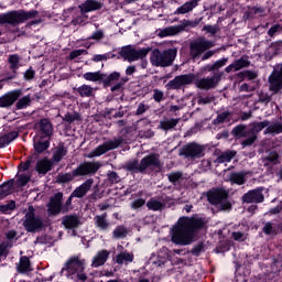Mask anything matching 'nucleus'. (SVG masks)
Segmentation results:
<instances>
[{
  "instance_id": "f257e3e1",
  "label": "nucleus",
  "mask_w": 282,
  "mask_h": 282,
  "mask_svg": "<svg viewBox=\"0 0 282 282\" xmlns=\"http://www.w3.org/2000/svg\"><path fill=\"white\" fill-rule=\"evenodd\" d=\"M204 228H206V218L197 214L192 217H180L172 228V242L176 246H191Z\"/></svg>"
},
{
  "instance_id": "f03ea898",
  "label": "nucleus",
  "mask_w": 282,
  "mask_h": 282,
  "mask_svg": "<svg viewBox=\"0 0 282 282\" xmlns=\"http://www.w3.org/2000/svg\"><path fill=\"white\" fill-rule=\"evenodd\" d=\"M223 76L224 73H215L212 77L197 79V75L193 73L177 75L166 84V87L167 89L177 90L182 89V87H186V85H193L194 83L197 89H205L208 91L209 89H215V87L219 85Z\"/></svg>"
},
{
  "instance_id": "7ed1b4c3",
  "label": "nucleus",
  "mask_w": 282,
  "mask_h": 282,
  "mask_svg": "<svg viewBox=\"0 0 282 282\" xmlns=\"http://www.w3.org/2000/svg\"><path fill=\"white\" fill-rule=\"evenodd\" d=\"M270 126L269 120L254 122L251 128H248L246 124H238L234 127L231 130V135L236 138V140H241V138H246L241 141L242 149H246V147H252L257 142V133H260V131H263V129H268Z\"/></svg>"
},
{
  "instance_id": "20e7f679",
  "label": "nucleus",
  "mask_w": 282,
  "mask_h": 282,
  "mask_svg": "<svg viewBox=\"0 0 282 282\" xmlns=\"http://www.w3.org/2000/svg\"><path fill=\"white\" fill-rule=\"evenodd\" d=\"M124 171L129 173H141V175H147V171L151 169H158L159 171L162 169V161H160V154L152 152L141 159H133L132 161H128L123 165Z\"/></svg>"
},
{
  "instance_id": "39448f33",
  "label": "nucleus",
  "mask_w": 282,
  "mask_h": 282,
  "mask_svg": "<svg viewBox=\"0 0 282 282\" xmlns=\"http://www.w3.org/2000/svg\"><path fill=\"white\" fill-rule=\"evenodd\" d=\"M100 170V163L85 161L79 163L72 173L58 174L56 177V184H69L74 182L76 177H87V175H96Z\"/></svg>"
},
{
  "instance_id": "423d86ee",
  "label": "nucleus",
  "mask_w": 282,
  "mask_h": 282,
  "mask_svg": "<svg viewBox=\"0 0 282 282\" xmlns=\"http://www.w3.org/2000/svg\"><path fill=\"white\" fill-rule=\"evenodd\" d=\"M39 15V11L30 10L25 11L23 9L9 11L7 13L0 14V25H20V23H25L30 19H34Z\"/></svg>"
},
{
  "instance_id": "0eeeda50",
  "label": "nucleus",
  "mask_w": 282,
  "mask_h": 282,
  "mask_svg": "<svg viewBox=\"0 0 282 282\" xmlns=\"http://www.w3.org/2000/svg\"><path fill=\"white\" fill-rule=\"evenodd\" d=\"M207 202L212 204V206H219L220 210H232V203L228 200L230 194L228 191L224 189V187L212 188L206 193Z\"/></svg>"
},
{
  "instance_id": "6e6552de",
  "label": "nucleus",
  "mask_w": 282,
  "mask_h": 282,
  "mask_svg": "<svg viewBox=\"0 0 282 282\" xmlns=\"http://www.w3.org/2000/svg\"><path fill=\"white\" fill-rule=\"evenodd\" d=\"M83 78L90 83H99V85H102L104 89H109L111 85L120 80V72H112L109 75L100 70L87 72L83 75Z\"/></svg>"
},
{
  "instance_id": "1a4fd4ad",
  "label": "nucleus",
  "mask_w": 282,
  "mask_h": 282,
  "mask_svg": "<svg viewBox=\"0 0 282 282\" xmlns=\"http://www.w3.org/2000/svg\"><path fill=\"white\" fill-rule=\"evenodd\" d=\"M204 18H198L195 20H186L184 19L178 25H172L164 29L159 30L158 36L160 39H166V36H176V34H181V32H188L193 28H197Z\"/></svg>"
},
{
  "instance_id": "9d476101",
  "label": "nucleus",
  "mask_w": 282,
  "mask_h": 282,
  "mask_svg": "<svg viewBox=\"0 0 282 282\" xmlns=\"http://www.w3.org/2000/svg\"><path fill=\"white\" fill-rule=\"evenodd\" d=\"M175 56H177V50L175 48L164 50L163 52L155 48L151 53L150 62L153 67H171Z\"/></svg>"
},
{
  "instance_id": "9b49d317",
  "label": "nucleus",
  "mask_w": 282,
  "mask_h": 282,
  "mask_svg": "<svg viewBox=\"0 0 282 282\" xmlns=\"http://www.w3.org/2000/svg\"><path fill=\"white\" fill-rule=\"evenodd\" d=\"M35 213L36 209H34V206H29L23 221V227L26 232H39L40 230H43L45 226L43 224V218H41V216H36Z\"/></svg>"
},
{
  "instance_id": "f8f14e48",
  "label": "nucleus",
  "mask_w": 282,
  "mask_h": 282,
  "mask_svg": "<svg viewBox=\"0 0 282 282\" xmlns=\"http://www.w3.org/2000/svg\"><path fill=\"white\" fill-rule=\"evenodd\" d=\"M206 148L197 142H189L180 149V155L186 160H202L206 155Z\"/></svg>"
},
{
  "instance_id": "ddd939ff",
  "label": "nucleus",
  "mask_w": 282,
  "mask_h": 282,
  "mask_svg": "<svg viewBox=\"0 0 282 282\" xmlns=\"http://www.w3.org/2000/svg\"><path fill=\"white\" fill-rule=\"evenodd\" d=\"M215 47V42L200 36L189 43V54L192 58H199L202 54Z\"/></svg>"
},
{
  "instance_id": "4468645a",
  "label": "nucleus",
  "mask_w": 282,
  "mask_h": 282,
  "mask_svg": "<svg viewBox=\"0 0 282 282\" xmlns=\"http://www.w3.org/2000/svg\"><path fill=\"white\" fill-rule=\"evenodd\" d=\"M67 272V276H74L77 272H85V260H80V257L73 256L67 259L62 268L61 274Z\"/></svg>"
},
{
  "instance_id": "2eb2a0df",
  "label": "nucleus",
  "mask_w": 282,
  "mask_h": 282,
  "mask_svg": "<svg viewBox=\"0 0 282 282\" xmlns=\"http://www.w3.org/2000/svg\"><path fill=\"white\" fill-rule=\"evenodd\" d=\"M124 143V138L119 137L113 140H109L98 145L91 153L90 158H100V155H105V153H109V151H113L120 147V144Z\"/></svg>"
},
{
  "instance_id": "dca6fc26",
  "label": "nucleus",
  "mask_w": 282,
  "mask_h": 282,
  "mask_svg": "<svg viewBox=\"0 0 282 282\" xmlns=\"http://www.w3.org/2000/svg\"><path fill=\"white\" fill-rule=\"evenodd\" d=\"M269 89L273 94H279L282 90V63L275 65L269 76Z\"/></svg>"
},
{
  "instance_id": "f3484780",
  "label": "nucleus",
  "mask_w": 282,
  "mask_h": 282,
  "mask_svg": "<svg viewBox=\"0 0 282 282\" xmlns=\"http://www.w3.org/2000/svg\"><path fill=\"white\" fill-rule=\"evenodd\" d=\"M263 191H265L263 186L248 191L241 197L242 204H263L265 202Z\"/></svg>"
},
{
  "instance_id": "a211bd4d",
  "label": "nucleus",
  "mask_w": 282,
  "mask_h": 282,
  "mask_svg": "<svg viewBox=\"0 0 282 282\" xmlns=\"http://www.w3.org/2000/svg\"><path fill=\"white\" fill-rule=\"evenodd\" d=\"M47 214L51 217H56L63 213V192H57L50 197V200L46 205Z\"/></svg>"
},
{
  "instance_id": "6ab92c4d",
  "label": "nucleus",
  "mask_w": 282,
  "mask_h": 282,
  "mask_svg": "<svg viewBox=\"0 0 282 282\" xmlns=\"http://www.w3.org/2000/svg\"><path fill=\"white\" fill-rule=\"evenodd\" d=\"M23 96V89H14L6 93L0 97V107L1 109H8Z\"/></svg>"
},
{
  "instance_id": "aec40b11",
  "label": "nucleus",
  "mask_w": 282,
  "mask_h": 282,
  "mask_svg": "<svg viewBox=\"0 0 282 282\" xmlns=\"http://www.w3.org/2000/svg\"><path fill=\"white\" fill-rule=\"evenodd\" d=\"M94 186V178H88L84 183H82L79 186H77L72 192V197H77V199H83L85 195H87L88 191H91V187Z\"/></svg>"
},
{
  "instance_id": "412c9836",
  "label": "nucleus",
  "mask_w": 282,
  "mask_h": 282,
  "mask_svg": "<svg viewBox=\"0 0 282 282\" xmlns=\"http://www.w3.org/2000/svg\"><path fill=\"white\" fill-rule=\"evenodd\" d=\"M62 226H64L66 230H76V228L80 227V218L76 214L63 216Z\"/></svg>"
},
{
  "instance_id": "4be33fe9",
  "label": "nucleus",
  "mask_w": 282,
  "mask_h": 282,
  "mask_svg": "<svg viewBox=\"0 0 282 282\" xmlns=\"http://www.w3.org/2000/svg\"><path fill=\"white\" fill-rule=\"evenodd\" d=\"M102 9V2L98 0H86L79 4L82 14H88V12H96V10Z\"/></svg>"
},
{
  "instance_id": "5701e85b",
  "label": "nucleus",
  "mask_w": 282,
  "mask_h": 282,
  "mask_svg": "<svg viewBox=\"0 0 282 282\" xmlns=\"http://www.w3.org/2000/svg\"><path fill=\"white\" fill-rule=\"evenodd\" d=\"M40 133L42 138H47L48 140L52 139L54 134V126H52V121L50 119H41L39 122Z\"/></svg>"
},
{
  "instance_id": "b1692460",
  "label": "nucleus",
  "mask_w": 282,
  "mask_h": 282,
  "mask_svg": "<svg viewBox=\"0 0 282 282\" xmlns=\"http://www.w3.org/2000/svg\"><path fill=\"white\" fill-rule=\"evenodd\" d=\"M35 170L39 173V175H47V173L52 171V161H50V159L47 158L39 160L36 162Z\"/></svg>"
},
{
  "instance_id": "393cba45",
  "label": "nucleus",
  "mask_w": 282,
  "mask_h": 282,
  "mask_svg": "<svg viewBox=\"0 0 282 282\" xmlns=\"http://www.w3.org/2000/svg\"><path fill=\"white\" fill-rule=\"evenodd\" d=\"M107 259H109V251L104 249L97 252L93 259V268H100V265H105L107 263Z\"/></svg>"
},
{
  "instance_id": "a878e982",
  "label": "nucleus",
  "mask_w": 282,
  "mask_h": 282,
  "mask_svg": "<svg viewBox=\"0 0 282 282\" xmlns=\"http://www.w3.org/2000/svg\"><path fill=\"white\" fill-rule=\"evenodd\" d=\"M65 155H67V148H65V142L61 141L55 148L52 161L58 163L65 158Z\"/></svg>"
},
{
  "instance_id": "bb28decb",
  "label": "nucleus",
  "mask_w": 282,
  "mask_h": 282,
  "mask_svg": "<svg viewBox=\"0 0 282 282\" xmlns=\"http://www.w3.org/2000/svg\"><path fill=\"white\" fill-rule=\"evenodd\" d=\"M19 138V132L11 131L0 137V149H6L11 142Z\"/></svg>"
},
{
  "instance_id": "cd10ccee",
  "label": "nucleus",
  "mask_w": 282,
  "mask_h": 282,
  "mask_svg": "<svg viewBox=\"0 0 282 282\" xmlns=\"http://www.w3.org/2000/svg\"><path fill=\"white\" fill-rule=\"evenodd\" d=\"M18 272L20 274H25L28 272H32V262H30V258L28 256H23L20 258V263L18 265Z\"/></svg>"
},
{
  "instance_id": "c85d7f7f",
  "label": "nucleus",
  "mask_w": 282,
  "mask_h": 282,
  "mask_svg": "<svg viewBox=\"0 0 282 282\" xmlns=\"http://www.w3.org/2000/svg\"><path fill=\"white\" fill-rule=\"evenodd\" d=\"M194 8H197V1L192 0L188 2H185L183 6L178 7L174 14H188V12H192Z\"/></svg>"
},
{
  "instance_id": "c756f323",
  "label": "nucleus",
  "mask_w": 282,
  "mask_h": 282,
  "mask_svg": "<svg viewBox=\"0 0 282 282\" xmlns=\"http://www.w3.org/2000/svg\"><path fill=\"white\" fill-rule=\"evenodd\" d=\"M232 120V112L231 111H223L213 120V124L216 127L219 124H224V122H230Z\"/></svg>"
},
{
  "instance_id": "7c9ffc66",
  "label": "nucleus",
  "mask_w": 282,
  "mask_h": 282,
  "mask_svg": "<svg viewBox=\"0 0 282 282\" xmlns=\"http://www.w3.org/2000/svg\"><path fill=\"white\" fill-rule=\"evenodd\" d=\"M73 91H77L82 98H91L94 96V88L89 85H82L79 87H74Z\"/></svg>"
},
{
  "instance_id": "2f4dec72",
  "label": "nucleus",
  "mask_w": 282,
  "mask_h": 282,
  "mask_svg": "<svg viewBox=\"0 0 282 282\" xmlns=\"http://www.w3.org/2000/svg\"><path fill=\"white\" fill-rule=\"evenodd\" d=\"M14 187V178H11L0 185V197H8Z\"/></svg>"
},
{
  "instance_id": "473e14b6",
  "label": "nucleus",
  "mask_w": 282,
  "mask_h": 282,
  "mask_svg": "<svg viewBox=\"0 0 282 282\" xmlns=\"http://www.w3.org/2000/svg\"><path fill=\"white\" fill-rule=\"evenodd\" d=\"M229 180L231 184H237L238 186H243L246 184V173L245 172H234L230 174Z\"/></svg>"
},
{
  "instance_id": "72a5a7b5",
  "label": "nucleus",
  "mask_w": 282,
  "mask_h": 282,
  "mask_svg": "<svg viewBox=\"0 0 282 282\" xmlns=\"http://www.w3.org/2000/svg\"><path fill=\"white\" fill-rule=\"evenodd\" d=\"M120 56L126 61H129V63H133V61H135V48L126 46L121 50Z\"/></svg>"
},
{
  "instance_id": "f704fd0d",
  "label": "nucleus",
  "mask_w": 282,
  "mask_h": 282,
  "mask_svg": "<svg viewBox=\"0 0 282 282\" xmlns=\"http://www.w3.org/2000/svg\"><path fill=\"white\" fill-rule=\"evenodd\" d=\"M95 226L96 228H99V230H107V228H109V223L107 221V213L97 215L95 217Z\"/></svg>"
},
{
  "instance_id": "c9c22d12",
  "label": "nucleus",
  "mask_w": 282,
  "mask_h": 282,
  "mask_svg": "<svg viewBox=\"0 0 282 282\" xmlns=\"http://www.w3.org/2000/svg\"><path fill=\"white\" fill-rule=\"evenodd\" d=\"M50 140L51 139L43 140V137H41V140L34 143V151L37 152L39 155L45 153V151L50 149Z\"/></svg>"
},
{
  "instance_id": "e433bc0d",
  "label": "nucleus",
  "mask_w": 282,
  "mask_h": 282,
  "mask_svg": "<svg viewBox=\"0 0 282 282\" xmlns=\"http://www.w3.org/2000/svg\"><path fill=\"white\" fill-rule=\"evenodd\" d=\"M180 123V119H165L160 122V128L163 131H171V129H175Z\"/></svg>"
},
{
  "instance_id": "4c0bfd02",
  "label": "nucleus",
  "mask_w": 282,
  "mask_h": 282,
  "mask_svg": "<svg viewBox=\"0 0 282 282\" xmlns=\"http://www.w3.org/2000/svg\"><path fill=\"white\" fill-rule=\"evenodd\" d=\"M164 207L165 205L155 198H150L147 202L148 210H153L154 213H158V210H164Z\"/></svg>"
},
{
  "instance_id": "58836bf2",
  "label": "nucleus",
  "mask_w": 282,
  "mask_h": 282,
  "mask_svg": "<svg viewBox=\"0 0 282 282\" xmlns=\"http://www.w3.org/2000/svg\"><path fill=\"white\" fill-rule=\"evenodd\" d=\"M271 133L272 135H280V133H282V122H273V123H269V127L265 128L264 130V134Z\"/></svg>"
},
{
  "instance_id": "ea45409f",
  "label": "nucleus",
  "mask_w": 282,
  "mask_h": 282,
  "mask_svg": "<svg viewBox=\"0 0 282 282\" xmlns=\"http://www.w3.org/2000/svg\"><path fill=\"white\" fill-rule=\"evenodd\" d=\"M235 155H237V151L228 150V151L223 152L218 156L217 161L219 164H224V162H232V160L235 159Z\"/></svg>"
},
{
  "instance_id": "a19ab883",
  "label": "nucleus",
  "mask_w": 282,
  "mask_h": 282,
  "mask_svg": "<svg viewBox=\"0 0 282 282\" xmlns=\"http://www.w3.org/2000/svg\"><path fill=\"white\" fill-rule=\"evenodd\" d=\"M31 105H32V98L30 97V95H26L23 97H19V99L15 104V108L18 110L28 109V107H30Z\"/></svg>"
},
{
  "instance_id": "79ce46f5",
  "label": "nucleus",
  "mask_w": 282,
  "mask_h": 282,
  "mask_svg": "<svg viewBox=\"0 0 282 282\" xmlns=\"http://www.w3.org/2000/svg\"><path fill=\"white\" fill-rule=\"evenodd\" d=\"M259 74L254 70H242L238 73V78H240V80H257Z\"/></svg>"
},
{
  "instance_id": "37998d69",
  "label": "nucleus",
  "mask_w": 282,
  "mask_h": 282,
  "mask_svg": "<svg viewBox=\"0 0 282 282\" xmlns=\"http://www.w3.org/2000/svg\"><path fill=\"white\" fill-rule=\"evenodd\" d=\"M124 261H127L128 263H132L133 254L124 251V252H121L116 256V263H118L119 265H122V263H124Z\"/></svg>"
},
{
  "instance_id": "c03bdc74",
  "label": "nucleus",
  "mask_w": 282,
  "mask_h": 282,
  "mask_svg": "<svg viewBox=\"0 0 282 282\" xmlns=\"http://www.w3.org/2000/svg\"><path fill=\"white\" fill-rule=\"evenodd\" d=\"M260 14V17H263V14H265V7H250L249 11L246 12V17L247 19H252V17Z\"/></svg>"
},
{
  "instance_id": "a18cd8bd",
  "label": "nucleus",
  "mask_w": 282,
  "mask_h": 282,
  "mask_svg": "<svg viewBox=\"0 0 282 282\" xmlns=\"http://www.w3.org/2000/svg\"><path fill=\"white\" fill-rule=\"evenodd\" d=\"M127 235H129V231L124 226H117L116 229L112 231V237L115 239H124Z\"/></svg>"
},
{
  "instance_id": "49530a36",
  "label": "nucleus",
  "mask_w": 282,
  "mask_h": 282,
  "mask_svg": "<svg viewBox=\"0 0 282 282\" xmlns=\"http://www.w3.org/2000/svg\"><path fill=\"white\" fill-rule=\"evenodd\" d=\"M126 83H129V77H122L120 79L119 77V82H115L113 85L110 86V91L112 94H116V91H120V89H122V87H124Z\"/></svg>"
},
{
  "instance_id": "de8ad7c7",
  "label": "nucleus",
  "mask_w": 282,
  "mask_h": 282,
  "mask_svg": "<svg viewBox=\"0 0 282 282\" xmlns=\"http://www.w3.org/2000/svg\"><path fill=\"white\" fill-rule=\"evenodd\" d=\"M236 72H239V69H243V67H250V62L248 61V57H240L238 59L234 61Z\"/></svg>"
},
{
  "instance_id": "09e8293b",
  "label": "nucleus",
  "mask_w": 282,
  "mask_h": 282,
  "mask_svg": "<svg viewBox=\"0 0 282 282\" xmlns=\"http://www.w3.org/2000/svg\"><path fill=\"white\" fill-rule=\"evenodd\" d=\"M20 61L21 58L19 57L18 54H12L9 56L8 63L10 64V69H12V72H15V69H19Z\"/></svg>"
},
{
  "instance_id": "8fccbe9b",
  "label": "nucleus",
  "mask_w": 282,
  "mask_h": 282,
  "mask_svg": "<svg viewBox=\"0 0 282 282\" xmlns=\"http://www.w3.org/2000/svg\"><path fill=\"white\" fill-rule=\"evenodd\" d=\"M107 181L111 186H113V184H120V175H118L116 171H109L107 174Z\"/></svg>"
},
{
  "instance_id": "3c124183",
  "label": "nucleus",
  "mask_w": 282,
  "mask_h": 282,
  "mask_svg": "<svg viewBox=\"0 0 282 282\" xmlns=\"http://www.w3.org/2000/svg\"><path fill=\"white\" fill-rule=\"evenodd\" d=\"M202 252H206V247L204 242H198L191 250V254H193V257H199Z\"/></svg>"
},
{
  "instance_id": "603ef678",
  "label": "nucleus",
  "mask_w": 282,
  "mask_h": 282,
  "mask_svg": "<svg viewBox=\"0 0 282 282\" xmlns=\"http://www.w3.org/2000/svg\"><path fill=\"white\" fill-rule=\"evenodd\" d=\"M75 196L69 195V197L66 199L65 204L62 203V214L65 215L66 213H69V210L74 209V206L72 205V202Z\"/></svg>"
},
{
  "instance_id": "864d4df0",
  "label": "nucleus",
  "mask_w": 282,
  "mask_h": 282,
  "mask_svg": "<svg viewBox=\"0 0 282 282\" xmlns=\"http://www.w3.org/2000/svg\"><path fill=\"white\" fill-rule=\"evenodd\" d=\"M31 177L22 174L18 177V180L15 181L17 186H19V188H23L25 186H28V184L30 183Z\"/></svg>"
},
{
  "instance_id": "5fc2aeb1",
  "label": "nucleus",
  "mask_w": 282,
  "mask_h": 282,
  "mask_svg": "<svg viewBox=\"0 0 282 282\" xmlns=\"http://www.w3.org/2000/svg\"><path fill=\"white\" fill-rule=\"evenodd\" d=\"M34 162V158L33 156H29L26 158L25 162H22L18 169L19 171H29L30 170V166H32V163Z\"/></svg>"
},
{
  "instance_id": "6e6d98bb",
  "label": "nucleus",
  "mask_w": 282,
  "mask_h": 282,
  "mask_svg": "<svg viewBox=\"0 0 282 282\" xmlns=\"http://www.w3.org/2000/svg\"><path fill=\"white\" fill-rule=\"evenodd\" d=\"M36 77V70L30 66L23 75V79L26 80L28 83L32 82L33 78Z\"/></svg>"
},
{
  "instance_id": "4d7b16f0",
  "label": "nucleus",
  "mask_w": 282,
  "mask_h": 282,
  "mask_svg": "<svg viewBox=\"0 0 282 282\" xmlns=\"http://www.w3.org/2000/svg\"><path fill=\"white\" fill-rule=\"evenodd\" d=\"M152 98L154 102H162V100H166V97H164V91L160 89H153Z\"/></svg>"
},
{
  "instance_id": "13d9d810",
  "label": "nucleus",
  "mask_w": 282,
  "mask_h": 282,
  "mask_svg": "<svg viewBox=\"0 0 282 282\" xmlns=\"http://www.w3.org/2000/svg\"><path fill=\"white\" fill-rule=\"evenodd\" d=\"M182 177V172H172L167 175V180L169 182H171V184H176V182H180Z\"/></svg>"
},
{
  "instance_id": "bf43d9fd",
  "label": "nucleus",
  "mask_w": 282,
  "mask_h": 282,
  "mask_svg": "<svg viewBox=\"0 0 282 282\" xmlns=\"http://www.w3.org/2000/svg\"><path fill=\"white\" fill-rule=\"evenodd\" d=\"M270 50H272L274 56H278V54H281L282 52V41H275L271 43Z\"/></svg>"
},
{
  "instance_id": "052dcab7",
  "label": "nucleus",
  "mask_w": 282,
  "mask_h": 282,
  "mask_svg": "<svg viewBox=\"0 0 282 282\" xmlns=\"http://www.w3.org/2000/svg\"><path fill=\"white\" fill-rule=\"evenodd\" d=\"M282 31L281 24H273L269 30H268V36L271 39H274L276 34H279Z\"/></svg>"
},
{
  "instance_id": "680f3d73",
  "label": "nucleus",
  "mask_w": 282,
  "mask_h": 282,
  "mask_svg": "<svg viewBox=\"0 0 282 282\" xmlns=\"http://www.w3.org/2000/svg\"><path fill=\"white\" fill-rule=\"evenodd\" d=\"M64 120H65V122H69V124H72V122H76V120H80V113H78V112H74V113L67 112L64 116Z\"/></svg>"
},
{
  "instance_id": "e2e57ef3",
  "label": "nucleus",
  "mask_w": 282,
  "mask_h": 282,
  "mask_svg": "<svg viewBox=\"0 0 282 282\" xmlns=\"http://www.w3.org/2000/svg\"><path fill=\"white\" fill-rule=\"evenodd\" d=\"M151 52V47H143L141 50H135V61L140 58H147V55Z\"/></svg>"
},
{
  "instance_id": "0e129e2a",
  "label": "nucleus",
  "mask_w": 282,
  "mask_h": 282,
  "mask_svg": "<svg viewBox=\"0 0 282 282\" xmlns=\"http://www.w3.org/2000/svg\"><path fill=\"white\" fill-rule=\"evenodd\" d=\"M228 63V57H223L221 59L216 61L213 65H214V70L216 73H219V69H221V67H226V64Z\"/></svg>"
},
{
  "instance_id": "69168bd1",
  "label": "nucleus",
  "mask_w": 282,
  "mask_h": 282,
  "mask_svg": "<svg viewBox=\"0 0 282 282\" xmlns=\"http://www.w3.org/2000/svg\"><path fill=\"white\" fill-rule=\"evenodd\" d=\"M230 250V245L227 242H221L218 247L215 248V252L217 254H224V252H228Z\"/></svg>"
},
{
  "instance_id": "338daca9",
  "label": "nucleus",
  "mask_w": 282,
  "mask_h": 282,
  "mask_svg": "<svg viewBox=\"0 0 282 282\" xmlns=\"http://www.w3.org/2000/svg\"><path fill=\"white\" fill-rule=\"evenodd\" d=\"M144 204H147V200L144 198H139L131 203V208H133V210H138V208H142Z\"/></svg>"
},
{
  "instance_id": "774afa93",
  "label": "nucleus",
  "mask_w": 282,
  "mask_h": 282,
  "mask_svg": "<svg viewBox=\"0 0 282 282\" xmlns=\"http://www.w3.org/2000/svg\"><path fill=\"white\" fill-rule=\"evenodd\" d=\"M231 237L234 241H239V242L246 241V236L241 231H234L231 234Z\"/></svg>"
}]
</instances>
